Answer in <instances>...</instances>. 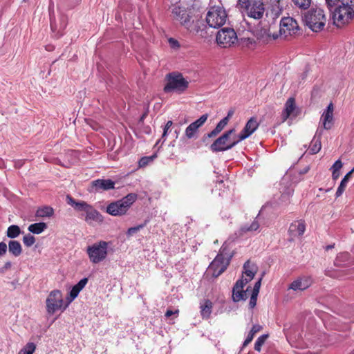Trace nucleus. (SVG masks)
Returning <instances> with one entry per match:
<instances>
[{
  "label": "nucleus",
  "instance_id": "1",
  "mask_svg": "<svg viewBox=\"0 0 354 354\" xmlns=\"http://www.w3.org/2000/svg\"><path fill=\"white\" fill-rule=\"evenodd\" d=\"M326 3L337 27L354 18V0H326Z\"/></svg>",
  "mask_w": 354,
  "mask_h": 354
},
{
  "label": "nucleus",
  "instance_id": "2",
  "mask_svg": "<svg viewBox=\"0 0 354 354\" xmlns=\"http://www.w3.org/2000/svg\"><path fill=\"white\" fill-rule=\"evenodd\" d=\"M302 21L313 32H319L324 30L326 17L324 10L315 6L304 13Z\"/></svg>",
  "mask_w": 354,
  "mask_h": 354
},
{
  "label": "nucleus",
  "instance_id": "3",
  "mask_svg": "<svg viewBox=\"0 0 354 354\" xmlns=\"http://www.w3.org/2000/svg\"><path fill=\"white\" fill-rule=\"evenodd\" d=\"M235 132L234 129L224 132L209 146V149L214 153H218L232 149L241 141L237 135H235Z\"/></svg>",
  "mask_w": 354,
  "mask_h": 354
},
{
  "label": "nucleus",
  "instance_id": "4",
  "mask_svg": "<svg viewBox=\"0 0 354 354\" xmlns=\"http://www.w3.org/2000/svg\"><path fill=\"white\" fill-rule=\"evenodd\" d=\"M137 194L130 193L120 200L112 202L106 207V212L114 216H120L127 214L130 207L136 201Z\"/></svg>",
  "mask_w": 354,
  "mask_h": 354
},
{
  "label": "nucleus",
  "instance_id": "5",
  "mask_svg": "<svg viewBox=\"0 0 354 354\" xmlns=\"http://www.w3.org/2000/svg\"><path fill=\"white\" fill-rule=\"evenodd\" d=\"M165 80H167V84L165 85L163 91L166 93L174 91L182 93L189 86V82L179 72L168 73L165 77Z\"/></svg>",
  "mask_w": 354,
  "mask_h": 354
},
{
  "label": "nucleus",
  "instance_id": "6",
  "mask_svg": "<svg viewBox=\"0 0 354 354\" xmlns=\"http://www.w3.org/2000/svg\"><path fill=\"white\" fill-rule=\"evenodd\" d=\"M227 14L223 6H214L206 15V23L209 28H219L226 22Z\"/></svg>",
  "mask_w": 354,
  "mask_h": 354
},
{
  "label": "nucleus",
  "instance_id": "7",
  "mask_svg": "<svg viewBox=\"0 0 354 354\" xmlns=\"http://www.w3.org/2000/svg\"><path fill=\"white\" fill-rule=\"evenodd\" d=\"M107 242L100 241L87 248V254L93 263H98L105 259L107 256Z\"/></svg>",
  "mask_w": 354,
  "mask_h": 354
},
{
  "label": "nucleus",
  "instance_id": "8",
  "mask_svg": "<svg viewBox=\"0 0 354 354\" xmlns=\"http://www.w3.org/2000/svg\"><path fill=\"white\" fill-rule=\"evenodd\" d=\"M50 25L52 32L57 38L63 35V31L67 26V17L64 15H60L58 19H56L54 14L53 5L49 6Z\"/></svg>",
  "mask_w": 354,
  "mask_h": 354
},
{
  "label": "nucleus",
  "instance_id": "9",
  "mask_svg": "<svg viewBox=\"0 0 354 354\" xmlns=\"http://www.w3.org/2000/svg\"><path fill=\"white\" fill-rule=\"evenodd\" d=\"M216 41L220 46L230 47L237 41V35L234 28H222L216 34Z\"/></svg>",
  "mask_w": 354,
  "mask_h": 354
},
{
  "label": "nucleus",
  "instance_id": "10",
  "mask_svg": "<svg viewBox=\"0 0 354 354\" xmlns=\"http://www.w3.org/2000/svg\"><path fill=\"white\" fill-rule=\"evenodd\" d=\"M64 301L62 294L59 290H54L50 292L46 300V307L48 315H53L57 310L62 309V311Z\"/></svg>",
  "mask_w": 354,
  "mask_h": 354
},
{
  "label": "nucleus",
  "instance_id": "11",
  "mask_svg": "<svg viewBox=\"0 0 354 354\" xmlns=\"http://www.w3.org/2000/svg\"><path fill=\"white\" fill-rule=\"evenodd\" d=\"M279 33L285 37L301 35L298 23L292 17H283L280 21Z\"/></svg>",
  "mask_w": 354,
  "mask_h": 354
},
{
  "label": "nucleus",
  "instance_id": "12",
  "mask_svg": "<svg viewBox=\"0 0 354 354\" xmlns=\"http://www.w3.org/2000/svg\"><path fill=\"white\" fill-rule=\"evenodd\" d=\"M232 257L233 254L227 259V261H223L222 258L216 256L208 267V272L211 273L213 278L218 277L226 270Z\"/></svg>",
  "mask_w": 354,
  "mask_h": 354
},
{
  "label": "nucleus",
  "instance_id": "13",
  "mask_svg": "<svg viewBox=\"0 0 354 354\" xmlns=\"http://www.w3.org/2000/svg\"><path fill=\"white\" fill-rule=\"evenodd\" d=\"M115 188V182L111 179H97L91 182L88 191L90 193L100 190H109Z\"/></svg>",
  "mask_w": 354,
  "mask_h": 354
},
{
  "label": "nucleus",
  "instance_id": "14",
  "mask_svg": "<svg viewBox=\"0 0 354 354\" xmlns=\"http://www.w3.org/2000/svg\"><path fill=\"white\" fill-rule=\"evenodd\" d=\"M172 15L174 19L178 21L181 25L185 26L186 28L189 29L191 26V15L187 12V11L181 7H175L172 10Z\"/></svg>",
  "mask_w": 354,
  "mask_h": 354
},
{
  "label": "nucleus",
  "instance_id": "15",
  "mask_svg": "<svg viewBox=\"0 0 354 354\" xmlns=\"http://www.w3.org/2000/svg\"><path fill=\"white\" fill-rule=\"evenodd\" d=\"M88 281V279L87 277H84L81 280H80L77 284L74 285L72 287L71 290H70V292H68V294L66 297L67 302L64 305L63 310H66V308L68 307V306L69 305V304L71 303L75 298L77 297L80 291L87 284Z\"/></svg>",
  "mask_w": 354,
  "mask_h": 354
},
{
  "label": "nucleus",
  "instance_id": "16",
  "mask_svg": "<svg viewBox=\"0 0 354 354\" xmlns=\"http://www.w3.org/2000/svg\"><path fill=\"white\" fill-rule=\"evenodd\" d=\"M249 17L254 19H260L263 17L265 7L264 4L261 1L254 0L251 3L248 10H245Z\"/></svg>",
  "mask_w": 354,
  "mask_h": 354
},
{
  "label": "nucleus",
  "instance_id": "17",
  "mask_svg": "<svg viewBox=\"0 0 354 354\" xmlns=\"http://www.w3.org/2000/svg\"><path fill=\"white\" fill-rule=\"evenodd\" d=\"M259 124L257 118H250L242 131L237 135V137L239 138V140H243L250 136L258 128Z\"/></svg>",
  "mask_w": 354,
  "mask_h": 354
},
{
  "label": "nucleus",
  "instance_id": "18",
  "mask_svg": "<svg viewBox=\"0 0 354 354\" xmlns=\"http://www.w3.org/2000/svg\"><path fill=\"white\" fill-rule=\"evenodd\" d=\"M86 215L84 220L88 224L91 223V221H96L100 223H102L104 221V217L100 213L99 211L95 209L92 205H90L88 208H87L85 212Z\"/></svg>",
  "mask_w": 354,
  "mask_h": 354
},
{
  "label": "nucleus",
  "instance_id": "19",
  "mask_svg": "<svg viewBox=\"0 0 354 354\" xmlns=\"http://www.w3.org/2000/svg\"><path fill=\"white\" fill-rule=\"evenodd\" d=\"M306 230L304 220H299L292 223L288 229L289 235L291 236H301Z\"/></svg>",
  "mask_w": 354,
  "mask_h": 354
},
{
  "label": "nucleus",
  "instance_id": "20",
  "mask_svg": "<svg viewBox=\"0 0 354 354\" xmlns=\"http://www.w3.org/2000/svg\"><path fill=\"white\" fill-rule=\"evenodd\" d=\"M312 283L310 277H305L304 279L298 278L293 281L289 286V289L296 290H304L309 288Z\"/></svg>",
  "mask_w": 354,
  "mask_h": 354
},
{
  "label": "nucleus",
  "instance_id": "21",
  "mask_svg": "<svg viewBox=\"0 0 354 354\" xmlns=\"http://www.w3.org/2000/svg\"><path fill=\"white\" fill-rule=\"evenodd\" d=\"M296 109L297 107L295 98H288L285 104V109L282 113L283 122L286 120L290 116L291 114L297 115L299 111H297V113H295L294 112L296 110Z\"/></svg>",
  "mask_w": 354,
  "mask_h": 354
},
{
  "label": "nucleus",
  "instance_id": "22",
  "mask_svg": "<svg viewBox=\"0 0 354 354\" xmlns=\"http://www.w3.org/2000/svg\"><path fill=\"white\" fill-rule=\"evenodd\" d=\"M323 130L317 129L314 138L311 141V146L309 149V152L310 154H316L322 148L321 138L322 136Z\"/></svg>",
  "mask_w": 354,
  "mask_h": 354
},
{
  "label": "nucleus",
  "instance_id": "23",
  "mask_svg": "<svg viewBox=\"0 0 354 354\" xmlns=\"http://www.w3.org/2000/svg\"><path fill=\"white\" fill-rule=\"evenodd\" d=\"M213 304L209 299H203L200 304L201 315L203 318H209Z\"/></svg>",
  "mask_w": 354,
  "mask_h": 354
},
{
  "label": "nucleus",
  "instance_id": "24",
  "mask_svg": "<svg viewBox=\"0 0 354 354\" xmlns=\"http://www.w3.org/2000/svg\"><path fill=\"white\" fill-rule=\"evenodd\" d=\"M232 254H233L234 255V252L232 251L230 243H227V241H225L221 245L219 252L216 256L219 257L220 258H222L223 261H227V259H228Z\"/></svg>",
  "mask_w": 354,
  "mask_h": 354
},
{
  "label": "nucleus",
  "instance_id": "25",
  "mask_svg": "<svg viewBox=\"0 0 354 354\" xmlns=\"http://www.w3.org/2000/svg\"><path fill=\"white\" fill-rule=\"evenodd\" d=\"M243 273L249 277L248 279L250 281L254 277L258 268L256 264H250V260H248L243 265Z\"/></svg>",
  "mask_w": 354,
  "mask_h": 354
},
{
  "label": "nucleus",
  "instance_id": "26",
  "mask_svg": "<svg viewBox=\"0 0 354 354\" xmlns=\"http://www.w3.org/2000/svg\"><path fill=\"white\" fill-rule=\"evenodd\" d=\"M354 172V167L352 168L351 171H349L342 178V180L340 182V184L337 189L335 196L337 198L339 197L343 192L345 190V188L346 187V184L348 182L349 178L352 175V174Z\"/></svg>",
  "mask_w": 354,
  "mask_h": 354
},
{
  "label": "nucleus",
  "instance_id": "27",
  "mask_svg": "<svg viewBox=\"0 0 354 354\" xmlns=\"http://www.w3.org/2000/svg\"><path fill=\"white\" fill-rule=\"evenodd\" d=\"M250 288V287L248 286L246 290L232 288V301L235 303L239 302V301H245L248 298L246 292Z\"/></svg>",
  "mask_w": 354,
  "mask_h": 354
},
{
  "label": "nucleus",
  "instance_id": "28",
  "mask_svg": "<svg viewBox=\"0 0 354 354\" xmlns=\"http://www.w3.org/2000/svg\"><path fill=\"white\" fill-rule=\"evenodd\" d=\"M8 250L15 257H19L22 253V248L18 241H10L8 242Z\"/></svg>",
  "mask_w": 354,
  "mask_h": 354
},
{
  "label": "nucleus",
  "instance_id": "29",
  "mask_svg": "<svg viewBox=\"0 0 354 354\" xmlns=\"http://www.w3.org/2000/svg\"><path fill=\"white\" fill-rule=\"evenodd\" d=\"M321 121L322 122L324 129H330L334 124L333 114L323 113L321 116Z\"/></svg>",
  "mask_w": 354,
  "mask_h": 354
},
{
  "label": "nucleus",
  "instance_id": "30",
  "mask_svg": "<svg viewBox=\"0 0 354 354\" xmlns=\"http://www.w3.org/2000/svg\"><path fill=\"white\" fill-rule=\"evenodd\" d=\"M225 127V126L219 121L216 127L212 131L203 136L201 139L202 142L205 143L209 138L216 137L222 131Z\"/></svg>",
  "mask_w": 354,
  "mask_h": 354
},
{
  "label": "nucleus",
  "instance_id": "31",
  "mask_svg": "<svg viewBox=\"0 0 354 354\" xmlns=\"http://www.w3.org/2000/svg\"><path fill=\"white\" fill-rule=\"evenodd\" d=\"M47 227L48 225L46 223L39 222L30 225L28 227V230L32 234H39L43 232Z\"/></svg>",
  "mask_w": 354,
  "mask_h": 354
},
{
  "label": "nucleus",
  "instance_id": "32",
  "mask_svg": "<svg viewBox=\"0 0 354 354\" xmlns=\"http://www.w3.org/2000/svg\"><path fill=\"white\" fill-rule=\"evenodd\" d=\"M207 26L204 24L202 20H197L194 24L193 30L196 33H200L202 37H207Z\"/></svg>",
  "mask_w": 354,
  "mask_h": 354
},
{
  "label": "nucleus",
  "instance_id": "33",
  "mask_svg": "<svg viewBox=\"0 0 354 354\" xmlns=\"http://www.w3.org/2000/svg\"><path fill=\"white\" fill-rule=\"evenodd\" d=\"M54 214V209L50 206H44L38 208L36 212V216L38 217H50Z\"/></svg>",
  "mask_w": 354,
  "mask_h": 354
},
{
  "label": "nucleus",
  "instance_id": "34",
  "mask_svg": "<svg viewBox=\"0 0 354 354\" xmlns=\"http://www.w3.org/2000/svg\"><path fill=\"white\" fill-rule=\"evenodd\" d=\"M21 233L20 227L17 225H12L7 229L6 236L10 239H15Z\"/></svg>",
  "mask_w": 354,
  "mask_h": 354
},
{
  "label": "nucleus",
  "instance_id": "35",
  "mask_svg": "<svg viewBox=\"0 0 354 354\" xmlns=\"http://www.w3.org/2000/svg\"><path fill=\"white\" fill-rule=\"evenodd\" d=\"M268 30L265 28H257L253 31V35L258 39L262 40L266 37H269L270 35Z\"/></svg>",
  "mask_w": 354,
  "mask_h": 354
},
{
  "label": "nucleus",
  "instance_id": "36",
  "mask_svg": "<svg viewBox=\"0 0 354 354\" xmlns=\"http://www.w3.org/2000/svg\"><path fill=\"white\" fill-rule=\"evenodd\" d=\"M36 349V344L33 342L27 343L18 353V354H33Z\"/></svg>",
  "mask_w": 354,
  "mask_h": 354
},
{
  "label": "nucleus",
  "instance_id": "37",
  "mask_svg": "<svg viewBox=\"0 0 354 354\" xmlns=\"http://www.w3.org/2000/svg\"><path fill=\"white\" fill-rule=\"evenodd\" d=\"M259 227V224L258 221H254L250 225H244L241 227L240 231L242 233H246L248 232H253L258 230Z\"/></svg>",
  "mask_w": 354,
  "mask_h": 354
},
{
  "label": "nucleus",
  "instance_id": "38",
  "mask_svg": "<svg viewBox=\"0 0 354 354\" xmlns=\"http://www.w3.org/2000/svg\"><path fill=\"white\" fill-rule=\"evenodd\" d=\"M312 0H292L293 3L301 10H307L311 4Z\"/></svg>",
  "mask_w": 354,
  "mask_h": 354
},
{
  "label": "nucleus",
  "instance_id": "39",
  "mask_svg": "<svg viewBox=\"0 0 354 354\" xmlns=\"http://www.w3.org/2000/svg\"><path fill=\"white\" fill-rule=\"evenodd\" d=\"M148 220H145L143 223L138 225L134 227H129L128 230L127 231V236H132L133 234L137 233L138 231H140L141 229L144 228L147 223H148Z\"/></svg>",
  "mask_w": 354,
  "mask_h": 354
},
{
  "label": "nucleus",
  "instance_id": "40",
  "mask_svg": "<svg viewBox=\"0 0 354 354\" xmlns=\"http://www.w3.org/2000/svg\"><path fill=\"white\" fill-rule=\"evenodd\" d=\"M268 337V334H263L259 337L254 344V350L258 352H260L261 350V346L264 344Z\"/></svg>",
  "mask_w": 354,
  "mask_h": 354
},
{
  "label": "nucleus",
  "instance_id": "41",
  "mask_svg": "<svg viewBox=\"0 0 354 354\" xmlns=\"http://www.w3.org/2000/svg\"><path fill=\"white\" fill-rule=\"evenodd\" d=\"M198 130L196 128L194 127L192 125L189 124L185 129V137L188 139H192L194 138H196V134L198 133Z\"/></svg>",
  "mask_w": 354,
  "mask_h": 354
},
{
  "label": "nucleus",
  "instance_id": "42",
  "mask_svg": "<svg viewBox=\"0 0 354 354\" xmlns=\"http://www.w3.org/2000/svg\"><path fill=\"white\" fill-rule=\"evenodd\" d=\"M208 118V114L205 113L202 115L198 119H197L196 121L192 122L190 124L192 125L194 127L196 128L197 130L202 127L204 123L206 122Z\"/></svg>",
  "mask_w": 354,
  "mask_h": 354
},
{
  "label": "nucleus",
  "instance_id": "43",
  "mask_svg": "<svg viewBox=\"0 0 354 354\" xmlns=\"http://www.w3.org/2000/svg\"><path fill=\"white\" fill-rule=\"evenodd\" d=\"M156 157V154L154 153L150 156H144L142 157L138 161L139 167H144L147 166L150 162L153 161V159Z\"/></svg>",
  "mask_w": 354,
  "mask_h": 354
},
{
  "label": "nucleus",
  "instance_id": "44",
  "mask_svg": "<svg viewBox=\"0 0 354 354\" xmlns=\"http://www.w3.org/2000/svg\"><path fill=\"white\" fill-rule=\"evenodd\" d=\"M35 241L36 239L35 236L31 235L30 234H28L23 237L24 244L26 247L32 246L35 243Z\"/></svg>",
  "mask_w": 354,
  "mask_h": 354
},
{
  "label": "nucleus",
  "instance_id": "45",
  "mask_svg": "<svg viewBox=\"0 0 354 354\" xmlns=\"http://www.w3.org/2000/svg\"><path fill=\"white\" fill-rule=\"evenodd\" d=\"M90 206L89 204H88L86 202L83 201H80L77 203H75V206L74 207V209L77 211L81 212H86L87 208Z\"/></svg>",
  "mask_w": 354,
  "mask_h": 354
},
{
  "label": "nucleus",
  "instance_id": "46",
  "mask_svg": "<svg viewBox=\"0 0 354 354\" xmlns=\"http://www.w3.org/2000/svg\"><path fill=\"white\" fill-rule=\"evenodd\" d=\"M250 282V279H243L242 276L241 279H238L232 288L234 289H243V287Z\"/></svg>",
  "mask_w": 354,
  "mask_h": 354
},
{
  "label": "nucleus",
  "instance_id": "47",
  "mask_svg": "<svg viewBox=\"0 0 354 354\" xmlns=\"http://www.w3.org/2000/svg\"><path fill=\"white\" fill-rule=\"evenodd\" d=\"M252 3V0H238L236 6L245 10L249 9Z\"/></svg>",
  "mask_w": 354,
  "mask_h": 354
},
{
  "label": "nucleus",
  "instance_id": "48",
  "mask_svg": "<svg viewBox=\"0 0 354 354\" xmlns=\"http://www.w3.org/2000/svg\"><path fill=\"white\" fill-rule=\"evenodd\" d=\"M265 275V272H263L261 273V277L259 279V280L254 283V287H253V289H252V294L253 295H259V290H260V288H261V281H262V279L263 277H264Z\"/></svg>",
  "mask_w": 354,
  "mask_h": 354
},
{
  "label": "nucleus",
  "instance_id": "49",
  "mask_svg": "<svg viewBox=\"0 0 354 354\" xmlns=\"http://www.w3.org/2000/svg\"><path fill=\"white\" fill-rule=\"evenodd\" d=\"M262 328H263V327L261 325H259V324H254V325H253V326L252 327L250 331L249 332L248 335L251 336V337L253 338L254 335L257 333H258L259 331H260Z\"/></svg>",
  "mask_w": 354,
  "mask_h": 354
},
{
  "label": "nucleus",
  "instance_id": "50",
  "mask_svg": "<svg viewBox=\"0 0 354 354\" xmlns=\"http://www.w3.org/2000/svg\"><path fill=\"white\" fill-rule=\"evenodd\" d=\"M119 7L121 9L125 8L127 10H131L132 6L128 0H120L119 1Z\"/></svg>",
  "mask_w": 354,
  "mask_h": 354
},
{
  "label": "nucleus",
  "instance_id": "51",
  "mask_svg": "<svg viewBox=\"0 0 354 354\" xmlns=\"http://www.w3.org/2000/svg\"><path fill=\"white\" fill-rule=\"evenodd\" d=\"M257 297H258L257 295L251 294V297H250V302H249V308L250 309H253L256 306L257 301Z\"/></svg>",
  "mask_w": 354,
  "mask_h": 354
},
{
  "label": "nucleus",
  "instance_id": "52",
  "mask_svg": "<svg viewBox=\"0 0 354 354\" xmlns=\"http://www.w3.org/2000/svg\"><path fill=\"white\" fill-rule=\"evenodd\" d=\"M169 129L163 128V133L162 134L161 138L157 141L156 145H158L160 142H162V145L165 142L166 137L168 134V131Z\"/></svg>",
  "mask_w": 354,
  "mask_h": 354
},
{
  "label": "nucleus",
  "instance_id": "53",
  "mask_svg": "<svg viewBox=\"0 0 354 354\" xmlns=\"http://www.w3.org/2000/svg\"><path fill=\"white\" fill-rule=\"evenodd\" d=\"M168 41H169L170 46L172 48H178L180 47L179 41L174 38H172V37L169 38Z\"/></svg>",
  "mask_w": 354,
  "mask_h": 354
},
{
  "label": "nucleus",
  "instance_id": "54",
  "mask_svg": "<svg viewBox=\"0 0 354 354\" xmlns=\"http://www.w3.org/2000/svg\"><path fill=\"white\" fill-rule=\"evenodd\" d=\"M7 245L4 242H0V257H3L6 254L7 252Z\"/></svg>",
  "mask_w": 354,
  "mask_h": 354
},
{
  "label": "nucleus",
  "instance_id": "55",
  "mask_svg": "<svg viewBox=\"0 0 354 354\" xmlns=\"http://www.w3.org/2000/svg\"><path fill=\"white\" fill-rule=\"evenodd\" d=\"M12 263L11 261H8L5 263L4 266L0 268V273L3 274L7 270H9L11 268Z\"/></svg>",
  "mask_w": 354,
  "mask_h": 354
},
{
  "label": "nucleus",
  "instance_id": "56",
  "mask_svg": "<svg viewBox=\"0 0 354 354\" xmlns=\"http://www.w3.org/2000/svg\"><path fill=\"white\" fill-rule=\"evenodd\" d=\"M342 167V162L340 160H336L333 165L331 169L335 171H339V169Z\"/></svg>",
  "mask_w": 354,
  "mask_h": 354
},
{
  "label": "nucleus",
  "instance_id": "57",
  "mask_svg": "<svg viewBox=\"0 0 354 354\" xmlns=\"http://www.w3.org/2000/svg\"><path fill=\"white\" fill-rule=\"evenodd\" d=\"M179 310L177 309L176 310H167L165 314L166 317H169L173 315H178Z\"/></svg>",
  "mask_w": 354,
  "mask_h": 354
},
{
  "label": "nucleus",
  "instance_id": "58",
  "mask_svg": "<svg viewBox=\"0 0 354 354\" xmlns=\"http://www.w3.org/2000/svg\"><path fill=\"white\" fill-rule=\"evenodd\" d=\"M68 203L73 206V207L75 206V203H77L78 201L75 200L73 197H71L70 195H67L66 196Z\"/></svg>",
  "mask_w": 354,
  "mask_h": 354
},
{
  "label": "nucleus",
  "instance_id": "59",
  "mask_svg": "<svg viewBox=\"0 0 354 354\" xmlns=\"http://www.w3.org/2000/svg\"><path fill=\"white\" fill-rule=\"evenodd\" d=\"M68 203L73 206V207L75 206V203H77L78 201L75 200L73 197H71L70 195H67L66 196Z\"/></svg>",
  "mask_w": 354,
  "mask_h": 354
},
{
  "label": "nucleus",
  "instance_id": "60",
  "mask_svg": "<svg viewBox=\"0 0 354 354\" xmlns=\"http://www.w3.org/2000/svg\"><path fill=\"white\" fill-rule=\"evenodd\" d=\"M334 106L332 102L329 103L324 113L333 114Z\"/></svg>",
  "mask_w": 354,
  "mask_h": 354
},
{
  "label": "nucleus",
  "instance_id": "61",
  "mask_svg": "<svg viewBox=\"0 0 354 354\" xmlns=\"http://www.w3.org/2000/svg\"><path fill=\"white\" fill-rule=\"evenodd\" d=\"M148 109H146V111L142 114V115L140 117V119H139V123H142L145 120V119L146 118V117L148 115Z\"/></svg>",
  "mask_w": 354,
  "mask_h": 354
},
{
  "label": "nucleus",
  "instance_id": "62",
  "mask_svg": "<svg viewBox=\"0 0 354 354\" xmlns=\"http://www.w3.org/2000/svg\"><path fill=\"white\" fill-rule=\"evenodd\" d=\"M348 256H349V254L348 252L341 253L337 256V260H339L341 258H342V259H348Z\"/></svg>",
  "mask_w": 354,
  "mask_h": 354
},
{
  "label": "nucleus",
  "instance_id": "63",
  "mask_svg": "<svg viewBox=\"0 0 354 354\" xmlns=\"http://www.w3.org/2000/svg\"><path fill=\"white\" fill-rule=\"evenodd\" d=\"M340 173L339 171H332V178L333 180H337L339 177Z\"/></svg>",
  "mask_w": 354,
  "mask_h": 354
},
{
  "label": "nucleus",
  "instance_id": "64",
  "mask_svg": "<svg viewBox=\"0 0 354 354\" xmlns=\"http://www.w3.org/2000/svg\"><path fill=\"white\" fill-rule=\"evenodd\" d=\"M252 340V337H251V336H249L248 335L246 339H245L243 344V346L245 347L248 344H250Z\"/></svg>",
  "mask_w": 354,
  "mask_h": 354
}]
</instances>
